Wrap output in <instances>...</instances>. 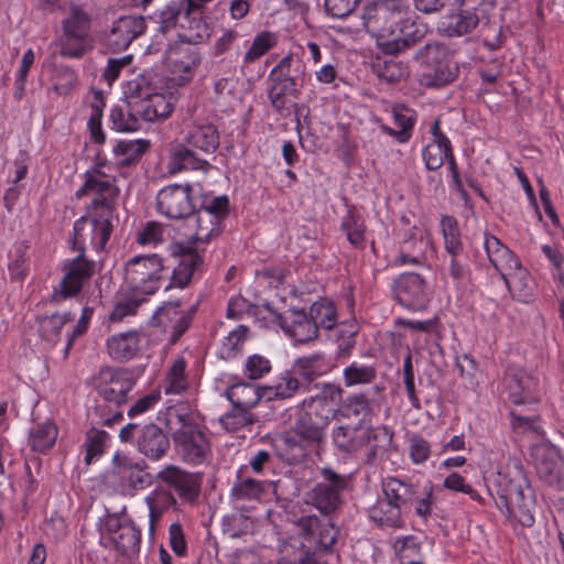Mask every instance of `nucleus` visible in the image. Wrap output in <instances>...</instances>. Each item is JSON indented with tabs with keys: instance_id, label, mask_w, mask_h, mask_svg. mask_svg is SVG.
Here are the masks:
<instances>
[{
	"instance_id": "f257e3e1",
	"label": "nucleus",
	"mask_w": 564,
	"mask_h": 564,
	"mask_svg": "<svg viewBox=\"0 0 564 564\" xmlns=\"http://www.w3.org/2000/svg\"><path fill=\"white\" fill-rule=\"evenodd\" d=\"M295 61L291 55L283 57L279 64L273 67L269 74L268 80L270 88L268 97L273 109L281 117H289L291 113L295 115L296 126L300 127L301 110L305 108L304 105H299L295 100L300 96L295 76L293 75V65Z\"/></svg>"
},
{
	"instance_id": "f03ea898",
	"label": "nucleus",
	"mask_w": 564,
	"mask_h": 564,
	"mask_svg": "<svg viewBox=\"0 0 564 564\" xmlns=\"http://www.w3.org/2000/svg\"><path fill=\"white\" fill-rule=\"evenodd\" d=\"M134 381L127 371L101 369L99 375L98 393L102 402L96 406L105 425H111L122 420L119 406L128 402V394L132 391Z\"/></svg>"
},
{
	"instance_id": "7ed1b4c3",
	"label": "nucleus",
	"mask_w": 564,
	"mask_h": 564,
	"mask_svg": "<svg viewBox=\"0 0 564 564\" xmlns=\"http://www.w3.org/2000/svg\"><path fill=\"white\" fill-rule=\"evenodd\" d=\"M409 15L408 8L395 0L367 6L362 20L365 28L375 33L380 42L391 40Z\"/></svg>"
},
{
	"instance_id": "20e7f679",
	"label": "nucleus",
	"mask_w": 564,
	"mask_h": 564,
	"mask_svg": "<svg viewBox=\"0 0 564 564\" xmlns=\"http://www.w3.org/2000/svg\"><path fill=\"white\" fill-rule=\"evenodd\" d=\"M166 271L169 267L159 254L137 256L127 262L124 280L130 290L150 295L160 288Z\"/></svg>"
},
{
	"instance_id": "39448f33",
	"label": "nucleus",
	"mask_w": 564,
	"mask_h": 564,
	"mask_svg": "<svg viewBox=\"0 0 564 564\" xmlns=\"http://www.w3.org/2000/svg\"><path fill=\"white\" fill-rule=\"evenodd\" d=\"M297 408L292 433L306 445L319 446L325 441L332 410L323 408L318 400H303Z\"/></svg>"
},
{
	"instance_id": "423d86ee",
	"label": "nucleus",
	"mask_w": 564,
	"mask_h": 564,
	"mask_svg": "<svg viewBox=\"0 0 564 564\" xmlns=\"http://www.w3.org/2000/svg\"><path fill=\"white\" fill-rule=\"evenodd\" d=\"M229 215V199L226 195L215 197L206 206L194 210L187 219L195 228V232L189 237L193 243H207L217 237L221 230V223Z\"/></svg>"
},
{
	"instance_id": "0eeeda50",
	"label": "nucleus",
	"mask_w": 564,
	"mask_h": 564,
	"mask_svg": "<svg viewBox=\"0 0 564 564\" xmlns=\"http://www.w3.org/2000/svg\"><path fill=\"white\" fill-rule=\"evenodd\" d=\"M322 480L306 494V502L316 508L322 514L330 516L336 512L341 503V492L348 485L347 477L329 467L321 470Z\"/></svg>"
},
{
	"instance_id": "6e6552de",
	"label": "nucleus",
	"mask_w": 564,
	"mask_h": 564,
	"mask_svg": "<svg viewBox=\"0 0 564 564\" xmlns=\"http://www.w3.org/2000/svg\"><path fill=\"white\" fill-rule=\"evenodd\" d=\"M111 220L88 210V216L80 217L74 224L72 249L84 254L87 247L105 250L113 229Z\"/></svg>"
},
{
	"instance_id": "1a4fd4ad",
	"label": "nucleus",
	"mask_w": 564,
	"mask_h": 564,
	"mask_svg": "<svg viewBox=\"0 0 564 564\" xmlns=\"http://www.w3.org/2000/svg\"><path fill=\"white\" fill-rule=\"evenodd\" d=\"M456 9L445 15L440 30L446 36H463L471 33L487 18L485 0H456Z\"/></svg>"
},
{
	"instance_id": "9d476101",
	"label": "nucleus",
	"mask_w": 564,
	"mask_h": 564,
	"mask_svg": "<svg viewBox=\"0 0 564 564\" xmlns=\"http://www.w3.org/2000/svg\"><path fill=\"white\" fill-rule=\"evenodd\" d=\"M88 193H94L96 197L93 199L89 209L101 217L113 218L116 209V200L119 195V188L99 170H91L85 173V183L77 191V197H82Z\"/></svg>"
},
{
	"instance_id": "9b49d317",
	"label": "nucleus",
	"mask_w": 564,
	"mask_h": 564,
	"mask_svg": "<svg viewBox=\"0 0 564 564\" xmlns=\"http://www.w3.org/2000/svg\"><path fill=\"white\" fill-rule=\"evenodd\" d=\"M492 497L497 507L503 510V506H508L510 501L522 497L524 492L532 490L525 473L518 460L509 463L498 473L494 484Z\"/></svg>"
},
{
	"instance_id": "f8f14e48",
	"label": "nucleus",
	"mask_w": 564,
	"mask_h": 564,
	"mask_svg": "<svg viewBox=\"0 0 564 564\" xmlns=\"http://www.w3.org/2000/svg\"><path fill=\"white\" fill-rule=\"evenodd\" d=\"M531 458L541 480L556 489H564V459L552 445L532 447Z\"/></svg>"
},
{
	"instance_id": "ddd939ff",
	"label": "nucleus",
	"mask_w": 564,
	"mask_h": 564,
	"mask_svg": "<svg viewBox=\"0 0 564 564\" xmlns=\"http://www.w3.org/2000/svg\"><path fill=\"white\" fill-rule=\"evenodd\" d=\"M189 184H173L160 189L156 196L158 212L171 219L187 218L195 209Z\"/></svg>"
},
{
	"instance_id": "4468645a",
	"label": "nucleus",
	"mask_w": 564,
	"mask_h": 564,
	"mask_svg": "<svg viewBox=\"0 0 564 564\" xmlns=\"http://www.w3.org/2000/svg\"><path fill=\"white\" fill-rule=\"evenodd\" d=\"M145 28V20L141 15L120 17L105 34L102 45L110 53L122 52L133 40L144 33Z\"/></svg>"
},
{
	"instance_id": "2eb2a0df",
	"label": "nucleus",
	"mask_w": 564,
	"mask_h": 564,
	"mask_svg": "<svg viewBox=\"0 0 564 564\" xmlns=\"http://www.w3.org/2000/svg\"><path fill=\"white\" fill-rule=\"evenodd\" d=\"M158 479L169 489H173L183 501L194 503L199 496L202 486L199 474L169 465L158 474Z\"/></svg>"
},
{
	"instance_id": "dca6fc26",
	"label": "nucleus",
	"mask_w": 564,
	"mask_h": 564,
	"mask_svg": "<svg viewBox=\"0 0 564 564\" xmlns=\"http://www.w3.org/2000/svg\"><path fill=\"white\" fill-rule=\"evenodd\" d=\"M64 278L59 283V291H55L53 300L66 299L76 295L95 272V262L86 259L84 253L64 265Z\"/></svg>"
},
{
	"instance_id": "f3484780",
	"label": "nucleus",
	"mask_w": 564,
	"mask_h": 564,
	"mask_svg": "<svg viewBox=\"0 0 564 564\" xmlns=\"http://www.w3.org/2000/svg\"><path fill=\"white\" fill-rule=\"evenodd\" d=\"M485 248L490 263L499 272L505 282L514 283L521 278L523 269L519 260L498 238L495 236H486Z\"/></svg>"
},
{
	"instance_id": "a211bd4d",
	"label": "nucleus",
	"mask_w": 564,
	"mask_h": 564,
	"mask_svg": "<svg viewBox=\"0 0 564 564\" xmlns=\"http://www.w3.org/2000/svg\"><path fill=\"white\" fill-rule=\"evenodd\" d=\"M393 293L397 301L406 308L420 311L426 306L425 281L419 273L400 274L394 280Z\"/></svg>"
},
{
	"instance_id": "6ab92c4d",
	"label": "nucleus",
	"mask_w": 564,
	"mask_h": 564,
	"mask_svg": "<svg viewBox=\"0 0 564 564\" xmlns=\"http://www.w3.org/2000/svg\"><path fill=\"white\" fill-rule=\"evenodd\" d=\"M172 254L177 257L178 263L173 269L171 283L165 289L171 286L183 289L189 283L194 272L203 267L204 261L196 249L184 243L173 245Z\"/></svg>"
},
{
	"instance_id": "aec40b11",
	"label": "nucleus",
	"mask_w": 564,
	"mask_h": 564,
	"mask_svg": "<svg viewBox=\"0 0 564 564\" xmlns=\"http://www.w3.org/2000/svg\"><path fill=\"white\" fill-rule=\"evenodd\" d=\"M280 327L297 343H307L317 338V327L310 312L290 308L276 316Z\"/></svg>"
},
{
	"instance_id": "412c9836",
	"label": "nucleus",
	"mask_w": 564,
	"mask_h": 564,
	"mask_svg": "<svg viewBox=\"0 0 564 564\" xmlns=\"http://www.w3.org/2000/svg\"><path fill=\"white\" fill-rule=\"evenodd\" d=\"M181 306L182 302L180 300L165 302L156 310L153 316L158 325L162 326L165 330H171V344H175L192 323L191 315L185 314Z\"/></svg>"
},
{
	"instance_id": "4be33fe9",
	"label": "nucleus",
	"mask_w": 564,
	"mask_h": 564,
	"mask_svg": "<svg viewBox=\"0 0 564 564\" xmlns=\"http://www.w3.org/2000/svg\"><path fill=\"white\" fill-rule=\"evenodd\" d=\"M172 440L183 460L191 464L203 463L210 449L208 440L199 427L187 433L176 432Z\"/></svg>"
},
{
	"instance_id": "5701e85b",
	"label": "nucleus",
	"mask_w": 564,
	"mask_h": 564,
	"mask_svg": "<svg viewBox=\"0 0 564 564\" xmlns=\"http://www.w3.org/2000/svg\"><path fill=\"white\" fill-rule=\"evenodd\" d=\"M503 383L509 393V399L514 404L530 403L536 400V381L523 369L509 367L506 371Z\"/></svg>"
},
{
	"instance_id": "b1692460",
	"label": "nucleus",
	"mask_w": 564,
	"mask_h": 564,
	"mask_svg": "<svg viewBox=\"0 0 564 564\" xmlns=\"http://www.w3.org/2000/svg\"><path fill=\"white\" fill-rule=\"evenodd\" d=\"M425 26L417 24L408 15L395 36L380 42L379 45L386 55H395L419 44L425 36Z\"/></svg>"
},
{
	"instance_id": "393cba45",
	"label": "nucleus",
	"mask_w": 564,
	"mask_h": 564,
	"mask_svg": "<svg viewBox=\"0 0 564 564\" xmlns=\"http://www.w3.org/2000/svg\"><path fill=\"white\" fill-rule=\"evenodd\" d=\"M372 430L360 423L340 424L333 430L332 438L340 453L352 454L369 442Z\"/></svg>"
},
{
	"instance_id": "a878e982",
	"label": "nucleus",
	"mask_w": 564,
	"mask_h": 564,
	"mask_svg": "<svg viewBox=\"0 0 564 564\" xmlns=\"http://www.w3.org/2000/svg\"><path fill=\"white\" fill-rule=\"evenodd\" d=\"M138 449L149 459L158 460L170 449V438L158 425L150 423L140 430Z\"/></svg>"
},
{
	"instance_id": "bb28decb",
	"label": "nucleus",
	"mask_w": 564,
	"mask_h": 564,
	"mask_svg": "<svg viewBox=\"0 0 564 564\" xmlns=\"http://www.w3.org/2000/svg\"><path fill=\"white\" fill-rule=\"evenodd\" d=\"M384 388L382 386L376 384L367 392L356 393L347 397L339 410L341 416L346 419H355L357 421L356 423L362 424L365 421L371 417L372 408L376 403V399L370 398L369 393L373 392L381 394Z\"/></svg>"
},
{
	"instance_id": "cd10ccee",
	"label": "nucleus",
	"mask_w": 564,
	"mask_h": 564,
	"mask_svg": "<svg viewBox=\"0 0 564 564\" xmlns=\"http://www.w3.org/2000/svg\"><path fill=\"white\" fill-rule=\"evenodd\" d=\"M430 240L423 230L413 227L409 235L403 239L400 246V254L395 259L398 264H423L425 252Z\"/></svg>"
},
{
	"instance_id": "c85d7f7f",
	"label": "nucleus",
	"mask_w": 564,
	"mask_h": 564,
	"mask_svg": "<svg viewBox=\"0 0 564 564\" xmlns=\"http://www.w3.org/2000/svg\"><path fill=\"white\" fill-rule=\"evenodd\" d=\"M458 74L459 65L449 56L435 66L422 70L420 83L427 88H441L455 82Z\"/></svg>"
},
{
	"instance_id": "c756f323",
	"label": "nucleus",
	"mask_w": 564,
	"mask_h": 564,
	"mask_svg": "<svg viewBox=\"0 0 564 564\" xmlns=\"http://www.w3.org/2000/svg\"><path fill=\"white\" fill-rule=\"evenodd\" d=\"M378 376V362L375 358L351 361L343 372L346 387L371 384Z\"/></svg>"
},
{
	"instance_id": "7c9ffc66",
	"label": "nucleus",
	"mask_w": 564,
	"mask_h": 564,
	"mask_svg": "<svg viewBox=\"0 0 564 564\" xmlns=\"http://www.w3.org/2000/svg\"><path fill=\"white\" fill-rule=\"evenodd\" d=\"M112 541L123 555H135L140 551L141 531L131 521H116Z\"/></svg>"
},
{
	"instance_id": "2f4dec72",
	"label": "nucleus",
	"mask_w": 564,
	"mask_h": 564,
	"mask_svg": "<svg viewBox=\"0 0 564 564\" xmlns=\"http://www.w3.org/2000/svg\"><path fill=\"white\" fill-rule=\"evenodd\" d=\"M134 112L145 121H154L169 117L172 112V105L164 94L153 90L142 104L134 102Z\"/></svg>"
},
{
	"instance_id": "473e14b6",
	"label": "nucleus",
	"mask_w": 564,
	"mask_h": 564,
	"mask_svg": "<svg viewBox=\"0 0 564 564\" xmlns=\"http://www.w3.org/2000/svg\"><path fill=\"white\" fill-rule=\"evenodd\" d=\"M139 349V334L127 332L113 335L107 340V350L115 360H129Z\"/></svg>"
},
{
	"instance_id": "72a5a7b5",
	"label": "nucleus",
	"mask_w": 564,
	"mask_h": 564,
	"mask_svg": "<svg viewBox=\"0 0 564 564\" xmlns=\"http://www.w3.org/2000/svg\"><path fill=\"white\" fill-rule=\"evenodd\" d=\"M228 400L232 406L250 411L263 397V388L252 383H237L229 387L226 391Z\"/></svg>"
},
{
	"instance_id": "f704fd0d",
	"label": "nucleus",
	"mask_w": 564,
	"mask_h": 564,
	"mask_svg": "<svg viewBox=\"0 0 564 564\" xmlns=\"http://www.w3.org/2000/svg\"><path fill=\"white\" fill-rule=\"evenodd\" d=\"M207 164V161L200 159L191 147L180 145L171 154L169 172L175 174L183 170H199L205 169Z\"/></svg>"
},
{
	"instance_id": "c9c22d12",
	"label": "nucleus",
	"mask_w": 564,
	"mask_h": 564,
	"mask_svg": "<svg viewBox=\"0 0 564 564\" xmlns=\"http://www.w3.org/2000/svg\"><path fill=\"white\" fill-rule=\"evenodd\" d=\"M186 144L193 150L213 153L219 147V134L215 126L196 127L186 138Z\"/></svg>"
},
{
	"instance_id": "e433bc0d",
	"label": "nucleus",
	"mask_w": 564,
	"mask_h": 564,
	"mask_svg": "<svg viewBox=\"0 0 564 564\" xmlns=\"http://www.w3.org/2000/svg\"><path fill=\"white\" fill-rule=\"evenodd\" d=\"M294 371L307 382H313L329 371V364L322 354H313L296 359Z\"/></svg>"
},
{
	"instance_id": "4c0bfd02",
	"label": "nucleus",
	"mask_w": 564,
	"mask_h": 564,
	"mask_svg": "<svg viewBox=\"0 0 564 564\" xmlns=\"http://www.w3.org/2000/svg\"><path fill=\"white\" fill-rule=\"evenodd\" d=\"M535 506L533 490L524 492L522 497L510 501L508 506H503V513L514 518L523 527H532L534 524L533 508Z\"/></svg>"
},
{
	"instance_id": "58836bf2",
	"label": "nucleus",
	"mask_w": 564,
	"mask_h": 564,
	"mask_svg": "<svg viewBox=\"0 0 564 564\" xmlns=\"http://www.w3.org/2000/svg\"><path fill=\"white\" fill-rule=\"evenodd\" d=\"M384 497L393 501L401 509L411 505L416 499L415 488L403 480L394 477L387 478L382 482Z\"/></svg>"
},
{
	"instance_id": "ea45409f",
	"label": "nucleus",
	"mask_w": 564,
	"mask_h": 564,
	"mask_svg": "<svg viewBox=\"0 0 564 564\" xmlns=\"http://www.w3.org/2000/svg\"><path fill=\"white\" fill-rule=\"evenodd\" d=\"M149 147L150 142L143 139L119 141L113 148V153L118 158L117 165L124 167L135 164Z\"/></svg>"
},
{
	"instance_id": "a19ab883",
	"label": "nucleus",
	"mask_w": 564,
	"mask_h": 564,
	"mask_svg": "<svg viewBox=\"0 0 564 564\" xmlns=\"http://www.w3.org/2000/svg\"><path fill=\"white\" fill-rule=\"evenodd\" d=\"M393 432L387 426H379L371 431L369 442L366 445L369 449L366 454L365 463L369 466L376 465L377 460L388 452L392 444Z\"/></svg>"
},
{
	"instance_id": "79ce46f5",
	"label": "nucleus",
	"mask_w": 564,
	"mask_h": 564,
	"mask_svg": "<svg viewBox=\"0 0 564 564\" xmlns=\"http://www.w3.org/2000/svg\"><path fill=\"white\" fill-rule=\"evenodd\" d=\"M401 510L399 506L384 497L383 500H379L378 503L369 510V517L379 525L401 528L403 525Z\"/></svg>"
},
{
	"instance_id": "37998d69",
	"label": "nucleus",
	"mask_w": 564,
	"mask_h": 564,
	"mask_svg": "<svg viewBox=\"0 0 564 564\" xmlns=\"http://www.w3.org/2000/svg\"><path fill=\"white\" fill-rule=\"evenodd\" d=\"M392 115L394 123L400 130H394L387 126H382V130L395 137L399 142H406L411 137V131L415 122V112L403 105H398L393 107Z\"/></svg>"
},
{
	"instance_id": "c03bdc74",
	"label": "nucleus",
	"mask_w": 564,
	"mask_h": 564,
	"mask_svg": "<svg viewBox=\"0 0 564 564\" xmlns=\"http://www.w3.org/2000/svg\"><path fill=\"white\" fill-rule=\"evenodd\" d=\"M166 425L171 432L172 438L175 437L176 432H189L198 429V424L188 411L186 405H176L167 409Z\"/></svg>"
},
{
	"instance_id": "a18cd8bd",
	"label": "nucleus",
	"mask_w": 564,
	"mask_h": 564,
	"mask_svg": "<svg viewBox=\"0 0 564 564\" xmlns=\"http://www.w3.org/2000/svg\"><path fill=\"white\" fill-rule=\"evenodd\" d=\"M373 69L380 79L391 84L401 82L409 74L408 66L397 61L393 55L384 58L378 57L373 63Z\"/></svg>"
},
{
	"instance_id": "49530a36",
	"label": "nucleus",
	"mask_w": 564,
	"mask_h": 564,
	"mask_svg": "<svg viewBox=\"0 0 564 564\" xmlns=\"http://www.w3.org/2000/svg\"><path fill=\"white\" fill-rule=\"evenodd\" d=\"M57 426L52 421L37 424L29 433V443L34 452L50 449L57 438Z\"/></svg>"
},
{
	"instance_id": "de8ad7c7",
	"label": "nucleus",
	"mask_w": 564,
	"mask_h": 564,
	"mask_svg": "<svg viewBox=\"0 0 564 564\" xmlns=\"http://www.w3.org/2000/svg\"><path fill=\"white\" fill-rule=\"evenodd\" d=\"M449 51L447 46L438 42H429L420 47L413 58L419 64L422 70H426L432 66H435L443 59L449 57Z\"/></svg>"
},
{
	"instance_id": "09e8293b",
	"label": "nucleus",
	"mask_w": 564,
	"mask_h": 564,
	"mask_svg": "<svg viewBox=\"0 0 564 564\" xmlns=\"http://www.w3.org/2000/svg\"><path fill=\"white\" fill-rule=\"evenodd\" d=\"M57 45L61 47L59 54L65 57L80 58L91 50L90 36H82L63 32L58 39Z\"/></svg>"
},
{
	"instance_id": "8fccbe9b",
	"label": "nucleus",
	"mask_w": 564,
	"mask_h": 564,
	"mask_svg": "<svg viewBox=\"0 0 564 564\" xmlns=\"http://www.w3.org/2000/svg\"><path fill=\"white\" fill-rule=\"evenodd\" d=\"M91 26L90 15L77 6L70 7L67 17L62 21L65 33L89 36Z\"/></svg>"
},
{
	"instance_id": "3c124183",
	"label": "nucleus",
	"mask_w": 564,
	"mask_h": 564,
	"mask_svg": "<svg viewBox=\"0 0 564 564\" xmlns=\"http://www.w3.org/2000/svg\"><path fill=\"white\" fill-rule=\"evenodd\" d=\"M73 318L74 315L70 312L41 317L39 321L41 337L48 343H55L59 337L63 326L73 321Z\"/></svg>"
},
{
	"instance_id": "603ef678",
	"label": "nucleus",
	"mask_w": 564,
	"mask_h": 564,
	"mask_svg": "<svg viewBox=\"0 0 564 564\" xmlns=\"http://www.w3.org/2000/svg\"><path fill=\"white\" fill-rule=\"evenodd\" d=\"M441 226L446 251L451 256L457 257L462 251L463 246L456 219L452 216H443L441 220Z\"/></svg>"
},
{
	"instance_id": "864d4df0",
	"label": "nucleus",
	"mask_w": 564,
	"mask_h": 564,
	"mask_svg": "<svg viewBox=\"0 0 564 564\" xmlns=\"http://www.w3.org/2000/svg\"><path fill=\"white\" fill-rule=\"evenodd\" d=\"M310 314L317 329H333L336 325V308L332 303L315 302L310 307Z\"/></svg>"
},
{
	"instance_id": "5fc2aeb1",
	"label": "nucleus",
	"mask_w": 564,
	"mask_h": 564,
	"mask_svg": "<svg viewBox=\"0 0 564 564\" xmlns=\"http://www.w3.org/2000/svg\"><path fill=\"white\" fill-rule=\"evenodd\" d=\"M300 389V382L296 378L289 375L281 378L274 386L263 387V397L268 400L272 398L288 399L293 397Z\"/></svg>"
},
{
	"instance_id": "6e6d98bb",
	"label": "nucleus",
	"mask_w": 564,
	"mask_h": 564,
	"mask_svg": "<svg viewBox=\"0 0 564 564\" xmlns=\"http://www.w3.org/2000/svg\"><path fill=\"white\" fill-rule=\"evenodd\" d=\"M280 447L285 453L291 454V457L288 458L289 463H295L302 460L306 456L307 447L313 446L306 445V443H304L301 437L291 432L281 435Z\"/></svg>"
},
{
	"instance_id": "4d7b16f0",
	"label": "nucleus",
	"mask_w": 564,
	"mask_h": 564,
	"mask_svg": "<svg viewBox=\"0 0 564 564\" xmlns=\"http://www.w3.org/2000/svg\"><path fill=\"white\" fill-rule=\"evenodd\" d=\"M187 388L185 378V361L177 359L172 365L166 376L165 393H182Z\"/></svg>"
},
{
	"instance_id": "13d9d810",
	"label": "nucleus",
	"mask_w": 564,
	"mask_h": 564,
	"mask_svg": "<svg viewBox=\"0 0 564 564\" xmlns=\"http://www.w3.org/2000/svg\"><path fill=\"white\" fill-rule=\"evenodd\" d=\"M185 2L172 1L160 12L159 31L165 34L177 25L181 13H184Z\"/></svg>"
},
{
	"instance_id": "bf43d9fd",
	"label": "nucleus",
	"mask_w": 564,
	"mask_h": 564,
	"mask_svg": "<svg viewBox=\"0 0 564 564\" xmlns=\"http://www.w3.org/2000/svg\"><path fill=\"white\" fill-rule=\"evenodd\" d=\"M253 422L254 420L250 411L235 406H232V410L226 413L220 419L221 425L227 431L232 432L238 431L245 426L251 425L253 424Z\"/></svg>"
},
{
	"instance_id": "052dcab7",
	"label": "nucleus",
	"mask_w": 564,
	"mask_h": 564,
	"mask_svg": "<svg viewBox=\"0 0 564 564\" xmlns=\"http://www.w3.org/2000/svg\"><path fill=\"white\" fill-rule=\"evenodd\" d=\"M110 120L113 129L119 132H132L139 129L138 113L132 111L130 108L127 116L121 108H112L110 112Z\"/></svg>"
},
{
	"instance_id": "680f3d73",
	"label": "nucleus",
	"mask_w": 564,
	"mask_h": 564,
	"mask_svg": "<svg viewBox=\"0 0 564 564\" xmlns=\"http://www.w3.org/2000/svg\"><path fill=\"white\" fill-rule=\"evenodd\" d=\"M275 43L274 36L270 32L259 34L245 55L246 63H252L264 55Z\"/></svg>"
},
{
	"instance_id": "e2e57ef3",
	"label": "nucleus",
	"mask_w": 564,
	"mask_h": 564,
	"mask_svg": "<svg viewBox=\"0 0 564 564\" xmlns=\"http://www.w3.org/2000/svg\"><path fill=\"white\" fill-rule=\"evenodd\" d=\"M107 433L105 431L91 430L87 433L85 463L89 465L91 460L102 454Z\"/></svg>"
},
{
	"instance_id": "0e129e2a",
	"label": "nucleus",
	"mask_w": 564,
	"mask_h": 564,
	"mask_svg": "<svg viewBox=\"0 0 564 564\" xmlns=\"http://www.w3.org/2000/svg\"><path fill=\"white\" fill-rule=\"evenodd\" d=\"M105 102L96 96V102L91 105L93 113L88 120L90 135L96 143H104L106 135L101 129L102 108Z\"/></svg>"
},
{
	"instance_id": "69168bd1",
	"label": "nucleus",
	"mask_w": 564,
	"mask_h": 564,
	"mask_svg": "<svg viewBox=\"0 0 564 564\" xmlns=\"http://www.w3.org/2000/svg\"><path fill=\"white\" fill-rule=\"evenodd\" d=\"M403 382L411 405L414 409H421V403L415 391L414 370L412 365V356L410 352L405 356L403 360Z\"/></svg>"
},
{
	"instance_id": "338daca9",
	"label": "nucleus",
	"mask_w": 564,
	"mask_h": 564,
	"mask_svg": "<svg viewBox=\"0 0 564 564\" xmlns=\"http://www.w3.org/2000/svg\"><path fill=\"white\" fill-rule=\"evenodd\" d=\"M360 0H324L326 12L333 18L343 19L351 14Z\"/></svg>"
},
{
	"instance_id": "774afa93",
	"label": "nucleus",
	"mask_w": 564,
	"mask_h": 564,
	"mask_svg": "<svg viewBox=\"0 0 564 564\" xmlns=\"http://www.w3.org/2000/svg\"><path fill=\"white\" fill-rule=\"evenodd\" d=\"M261 494V482L252 478L243 479L232 488V496L236 499H256Z\"/></svg>"
}]
</instances>
